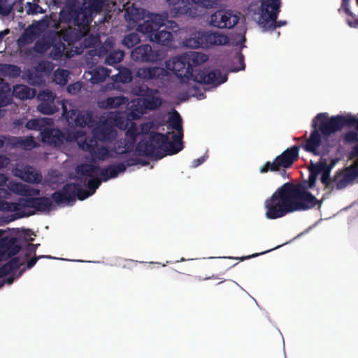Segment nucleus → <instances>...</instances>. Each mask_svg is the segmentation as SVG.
<instances>
[{
    "label": "nucleus",
    "mask_w": 358,
    "mask_h": 358,
    "mask_svg": "<svg viewBox=\"0 0 358 358\" xmlns=\"http://www.w3.org/2000/svg\"><path fill=\"white\" fill-rule=\"evenodd\" d=\"M356 157H357V159L355 161L354 164L350 166L358 170V143L352 147V150L349 154L350 159H352Z\"/></svg>",
    "instance_id": "774afa93"
},
{
    "label": "nucleus",
    "mask_w": 358,
    "mask_h": 358,
    "mask_svg": "<svg viewBox=\"0 0 358 358\" xmlns=\"http://www.w3.org/2000/svg\"><path fill=\"white\" fill-rule=\"evenodd\" d=\"M299 150V146L293 145L292 147L285 150L280 155L277 156L276 158L278 159L280 166L285 169L290 167L298 159Z\"/></svg>",
    "instance_id": "b1692460"
},
{
    "label": "nucleus",
    "mask_w": 358,
    "mask_h": 358,
    "mask_svg": "<svg viewBox=\"0 0 358 358\" xmlns=\"http://www.w3.org/2000/svg\"><path fill=\"white\" fill-rule=\"evenodd\" d=\"M100 171V167L97 165L92 164H82L77 166L76 172L78 174L76 179L81 183L85 184L87 178H90L87 181V187L89 191L94 194L101 183V179L94 177Z\"/></svg>",
    "instance_id": "423d86ee"
},
{
    "label": "nucleus",
    "mask_w": 358,
    "mask_h": 358,
    "mask_svg": "<svg viewBox=\"0 0 358 358\" xmlns=\"http://www.w3.org/2000/svg\"><path fill=\"white\" fill-rule=\"evenodd\" d=\"M51 197L38 196L34 197L33 207L36 211L41 213H49L53 208V203Z\"/></svg>",
    "instance_id": "cd10ccee"
},
{
    "label": "nucleus",
    "mask_w": 358,
    "mask_h": 358,
    "mask_svg": "<svg viewBox=\"0 0 358 358\" xmlns=\"http://www.w3.org/2000/svg\"><path fill=\"white\" fill-rule=\"evenodd\" d=\"M50 122L42 130L41 140L43 143L53 147H60L64 142H71L77 139L75 133L63 132L57 128L50 127Z\"/></svg>",
    "instance_id": "0eeeda50"
},
{
    "label": "nucleus",
    "mask_w": 358,
    "mask_h": 358,
    "mask_svg": "<svg viewBox=\"0 0 358 358\" xmlns=\"http://www.w3.org/2000/svg\"><path fill=\"white\" fill-rule=\"evenodd\" d=\"M313 187H309L308 180L298 184L289 182L283 184L265 201L266 217L275 220L296 211L320 209L327 199V192L317 199L308 191Z\"/></svg>",
    "instance_id": "f257e3e1"
},
{
    "label": "nucleus",
    "mask_w": 358,
    "mask_h": 358,
    "mask_svg": "<svg viewBox=\"0 0 358 358\" xmlns=\"http://www.w3.org/2000/svg\"><path fill=\"white\" fill-rule=\"evenodd\" d=\"M103 1L102 0H83V8L84 12H80L75 18L78 26L88 27L92 19L88 14L98 13L102 10Z\"/></svg>",
    "instance_id": "9d476101"
},
{
    "label": "nucleus",
    "mask_w": 358,
    "mask_h": 358,
    "mask_svg": "<svg viewBox=\"0 0 358 358\" xmlns=\"http://www.w3.org/2000/svg\"><path fill=\"white\" fill-rule=\"evenodd\" d=\"M143 104L146 108L155 110L162 105V99L155 96V94H152L144 99Z\"/></svg>",
    "instance_id": "3c124183"
},
{
    "label": "nucleus",
    "mask_w": 358,
    "mask_h": 358,
    "mask_svg": "<svg viewBox=\"0 0 358 358\" xmlns=\"http://www.w3.org/2000/svg\"><path fill=\"white\" fill-rule=\"evenodd\" d=\"M6 194L7 192L6 189L4 193H0V210L2 211L15 212V213L12 215L13 217L10 220V221L24 217H29L35 214V211H20L17 201L8 202L3 200V198L6 196Z\"/></svg>",
    "instance_id": "6ab92c4d"
},
{
    "label": "nucleus",
    "mask_w": 358,
    "mask_h": 358,
    "mask_svg": "<svg viewBox=\"0 0 358 358\" xmlns=\"http://www.w3.org/2000/svg\"><path fill=\"white\" fill-rule=\"evenodd\" d=\"M168 127L176 130L175 134H183L182 122L180 114L174 110L168 119Z\"/></svg>",
    "instance_id": "e433bc0d"
},
{
    "label": "nucleus",
    "mask_w": 358,
    "mask_h": 358,
    "mask_svg": "<svg viewBox=\"0 0 358 358\" xmlns=\"http://www.w3.org/2000/svg\"><path fill=\"white\" fill-rule=\"evenodd\" d=\"M171 13L174 17L183 15L194 17L196 15V10L189 0H180L173 3Z\"/></svg>",
    "instance_id": "393cba45"
},
{
    "label": "nucleus",
    "mask_w": 358,
    "mask_h": 358,
    "mask_svg": "<svg viewBox=\"0 0 358 358\" xmlns=\"http://www.w3.org/2000/svg\"><path fill=\"white\" fill-rule=\"evenodd\" d=\"M167 140L164 143V157L173 155L178 153L183 149L182 138L183 134L172 135V141L169 140L170 132H167Z\"/></svg>",
    "instance_id": "4be33fe9"
},
{
    "label": "nucleus",
    "mask_w": 358,
    "mask_h": 358,
    "mask_svg": "<svg viewBox=\"0 0 358 358\" xmlns=\"http://www.w3.org/2000/svg\"><path fill=\"white\" fill-rule=\"evenodd\" d=\"M0 72L5 76L15 78L20 76L21 69L14 64H0Z\"/></svg>",
    "instance_id": "4c0bfd02"
},
{
    "label": "nucleus",
    "mask_w": 358,
    "mask_h": 358,
    "mask_svg": "<svg viewBox=\"0 0 358 358\" xmlns=\"http://www.w3.org/2000/svg\"><path fill=\"white\" fill-rule=\"evenodd\" d=\"M36 38V31L34 28L28 27L24 29L18 39L20 45H25L31 43Z\"/></svg>",
    "instance_id": "58836bf2"
},
{
    "label": "nucleus",
    "mask_w": 358,
    "mask_h": 358,
    "mask_svg": "<svg viewBox=\"0 0 358 358\" xmlns=\"http://www.w3.org/2000/svg\"><path fill=\"white\" fill-rule=\"evenodd\" d=\"M183 46L189 48H203V31L192 33L182 41Z\"/></svg>",
    "instance_id": "7c9ffc66"
},
{
    "label": "nucleus",
    "mask_w": 358,
    "mask_h": 358,
    "mask_svg": "<svg viewBox=\"0 0 358 358\" xmlns=\"http://www.w3.org/2000/svg\"><path fill=\"white\" fill-rule=\"evenodd\" d=\"M50 120L45 118L43 119H31L29 120L25 127L29 130L40 131L41 136H42V130L49 124Z\"/></svg>",
    "instance_id": "ea45409f"
},
{
    "label": "nucleus",
    "mask_w": 358,
    "mask_h": 358,
    "mask_svg": "<svg viewBox=\"0 0 358 358\" xmlns=\"http://www.w3.org/2000/svg\"><path fill=\"white\" fill-rule=\"evenodd\" d=\"M166 67L173 72V73L183 83L190 80L194 82L218 86L227 81V76H222L218 69L211 70L209 68L194 69L187 63L186 55L175 57L172 61L166 63Z\"/></svg>",
    "instance_id": "7ed1b4c3"
},
{
    "label": "nucleus",
    "mask_w": 358,
    "mask_h": 358,
    "mask_svg": "<svg viewBox=\"0 0 358 358\" xmlns=\"http://www.w3.org/2000/svg\"><path fill=\"white\" fill-rule=\"evenodd\" d=\"M97 141L99 140L92 134V136L85 137V140L78 144L83 151L88 152L90 153L96 149V147L98 145Z\"/></svg>",
    "instance_id": "c03bdc74"
},
{
    "label": "nucleus",
    "mask_w": 358,
    "mask_h": 358,
    "mask_svg": "<svg viewBox=\"0 0 358 358\" xmlns=\"http://www.w3.org/2000/svg\"><path fill=\"white\" fill-rule=\"evenodd\" d=\"M140 41L141 38L138 34L135 32H131L124 37L122 44L128 48H131L140 43Z\"/></svg>",
    "instance_id": "8fccbe9b"
},
{
    "label": "nucleus",
    "mask_w": 358,
    "mask_h": 358,
    "mask_svg": "<svg viewBox=\"0 0 358 358\" xmlns=\"http://www.w3.org/2000/svg\"><path fill=\"white\" fill-rule=\"evenodd\" d=\"M125 171L126 166L124 163H117L100 169L99 171L102 181L106 182L109 179L117 177L120 173H124Z\"/></svg>",
    "instance_id": "bb28decb"
},
{
    "label": "nucleus",
    "mask_w": 358,
    "mask_h": 358,
    "mask_svg": "<svg viewBox=\"0 0 358 358\" xmlns=\"http://www.w3.org/2000/svg\"><path fill=\"white\" fill-rule=\"evenodd\" d=\"M33 199H34V197L19 199L17 201V203H18V207L20 208V211H23L22 210L26 208H32Z\"/></svg>",
    "instance_id": "680f3d73"
},
{
    "label": "nucleus",
    "mask_w": 358,
    "mask_h": 358,
    "mask_svg": "<svg viewBox=\"0 0 358 358\" xmlns=\"http://www.w3.org/2000/svg\"><path fill=\"white\" fill-rule=\"evenodd\" d=\"M92 195V194L87 189L82 188L80 184L77 183L76 199H78L80 201H83Z\"/></svg>",
    "instance_id": "13d9d810"
},
{
    "label": "nucleus",
    "mask_w": 358,
    "mask_h": 358,
    "mask_svg": "<svg viewBox=\"0 0 358 358\" xmlns=\"http://www.w3.org/2000/svg\"><path fill=\"white\" fill-rule=\"evenodd\" d=\"M113 48V44L110 41L108 40L105 41V43L101 45L98 49H96V55L99 57H106L109 54L110 50Z\"/></svg>",
    "instance_id": "5fc2aeb1"
},
{
    "label": "nucleus",
    "mask_w": 358,
    "mask_h": 358,
    "mask_svg": "<svg viewBox=\"0 0 358 358\" xmlns=\"http://www.w3.org/2000/svg\"><path fill=\"white\" fill-rule=\"evenodd\" d=\"M282 168L280 166L278 159L275 157L274 160L271 162H266L259 169V172L261 173H266L268 171L275 172L278 171Z\"/></svg>",
    "instance_id": "603ef678"
},
{
    "label": "nucleus",
    "mask_w": 358,
    "mask_h": 358,
    "mask_svg": "<svg viewBox=\"0 0 358 358\" xmlns=\"http://www.w3.org/2000/svg\"><path fill=\"white\" fill-rule=\"evenodd\" d=\"M77 183L65 184L62 189L51 194V199L57 203H73L76 201Z\"/></svg>",
    "instance_id": "4468645a"
},
{
    "label": "nucleus",
    "mask_w": 358,
    "mask_h": 358,
    "mask_svg": "<svg viewBox=\"0 0 358 358\" xmlns=\"http://www.w3.org/2000/svg\"><path fill=\"white\" fill-rule=\"evenodd\" d=\"M203 48L224 45L229 43V38L224 34L216 31H203Z\"/></svg>",
    "instance_id": "412c9836"
},
{
    "label": "nucleus",
    "mask_w": 358,
    "mask_h": 358,
    "mask_svg": "<svg viewBox=\"0 0 358 358\" xmlns=\"http://www.w3.org/2000/svg\"><path fill=\"white\" fill-rule=\"evenodd\" d=\"M65 45L62 41H58L54 45L52 44V49L50 52L51 58L55 60L61 59L64 55Z\"/></svg>",
    "instance_id": "de8ad7c7"
},
{
    "label": "nucleus",
    "mask_w": 358,
    "mask_h": 358,
    "mask_svg": "<svg viewBox=\"0 0 358 358\" xmlns=\"http://www.w3.org/2000/svg\"><path fill=\"white\" fill-rule=\"evenodd\" d=\"M310 136L301 147L313 155H327L335 145L331 135L344 127H354L358 132V117L351 114L329 117L327 113L317 114L312 122Z\"/></svg>",
    "instance_id": "f03ea898"
},
{
    "label": "nucleus",
    "mask_w": 358,
    "mask_h": 358,
    "mask_svg": "<svg viewBox=\"0 0 358 358\" xmlns=\"http://www.w3.org/2000/svg\"><path fill=\"white\" fill-rule=\"evenodd\" d=\"M92 128V134L102 142H111L117 135L115 129L106 120L95 124Z\"/></svg>",
    "instance_id": "2eb2a0df"
},
{
    "label": "nucleus",
    "mask_w": 358,
    "mask_h": 358,
    "mask_svg": "<svg viewBox=\"0 0 358 358\" xmlns=\"http://www.w3.org/2000/svg\"><path fill=\"white\" fill-rule=\"evenodd\" d=\"M260 1H261L260 11L266 10L267 9L273 8L277 5L280 6V4H281L280 0H260Z\"/></svg>",
    "instance_id": "052dcab7"
},
{
    "label": "nucleus",
    "mask_w": 358,
    "mask_h": 358,
    "mask_svg": "<svg viewBox=\"0 0 358 358\" xmlns=\"http://www.w3.org/2000/svg\"><path fill=\"white\" fill-rule=\"evenodd\" d=\"M185 55L189 66H192V69L194 67V69H201L199 66L205 63L208 59V56L206 54L198 52H191Z\"/></svg>",
    "instance_id": "72a5a7b5"
},
{
    "label": "nucleus",
    "mask_w": 358,
    "mask_h": 358,
    "mask_svg": "<svg viewBox=\"0 0 358 358\" xmlns=\"http://www.w3.org/2000/svg\"><path fill=\"white\" fill-rule=\"evenodd\" d=\"M128 99L123 96H110L99 102V106L104 109L117 108L125 104Z\"/></svg>",
    "instance_id": "2f4dec72"
},
{
    "label": "nucleus",
    "mask_w": 358,
    "mask_h": 358,
    "mask_svg": "<svg viewBox=\"0 0 358 358\" xmlns=\"http://www.w3.org/2000/svg\"><path fill=\"white\" fill-rule=\"evenodd\" d=\"M140 135L139 129L135 123H132L129 128L126 131L125 136L130 137L131 139L137 141L138 136Z\"/></svg>",
    "instance_id": "e2e57ef3"
},
{
    "label": "nucleus",
    "mask_w": 358,
    "mask_h": 358,
    "mask_svg": "<svg viewBox=\"0 0 358 358\" xmlns=\"http://www.w3.org/2000/svg\"><path fill=\"white\" fill-rule=\"evenodd\" d=\"M110 71L108 69L99 66L89 71L90 75V80L93 84H97L105 80L110 76Z\"/></svg>",
    "instance_id": "473e14b6"
},
{
    "label": "nucleus",
    "mask_w": 358,
    "mask_h": 358,
    "mask_svg": "<svg viewBox=\"0 0 358 358\" xmlns=\"http://www.w3.org/2000/svg\"><path fill=\"white\" fill-rule=\"evenodd\" d=\"M280 12V6L278 5L266 10L260 11L257 23L263 31H273L277 27L287 24L286 20H277Z\"/></svg>",
    "instance_id": "6e6552de"
},
{
    "label": "nucleus",
    "mask_w": 358,
    "mask_h": 358,
    "mask_svg": "<svg viewBox=\"0 0 358 358\" xmlns=\"http://www.w3.org/2000/svg\"><path fill=\"white\" fill-rule=\"evenodd\" d=\"M69 78V72L65 69H59L56 70L53 74V80L54 81L60 85H66L68 83Z\"/></svg>",
    "instance_id": "09e8293b"
},
{
    "label": "nucleus",
    "mask_w": 358,
    "mask_h": 358,
    "mask_svg": "<svg viewBox=\"0 0 358 358\" xmlns=\"http://www.w3.org/2000/svg\"><path fill=\"white\" fill-rule=\"evenodd\" d=\"M320 156L321 157V159L319 160V162L310 166L308 169L309 176L307 180L309 183V187H315L317 176L320 173H321L320 181L324 185V190H327V193L330 194L334 189V186L332 184L330 174L338 159H332L331 162L328 164L327 162V159L323 158V157L325 155Z\"/></svg>",
    "instance_id": "39448f33"
},
{
    "label": "nucleus",
    "mask_w": 358,
    "mask_h": 358,
    "mask_svg": "<svg viewBox=\"0 0 358 358\" xmlns=\"http://www.w3.org/2000/svg\"><path fill=\"white\" fill-rule=\"evenodd\" d=\"M144 10L141 8H133L127 10V19L134 22H138L143 18Z\"/></svg>",
    "instance_id": "864d4df0"
},
{
    "label": "nucleus",
    "mask_w": 358,
    "mask_h": 358,
    "mask_svg": "<svg viewBox=\"0 0 358 358\" xmlns=\"http://www.w3.org/2000/svg\"><path fill=\"white\" fill-rule=\"evenodd\" d=\"M150 41L162 46L171 48L173 43V34L170 31L160 28L155 34L150 36Z\"/></svg>",
    "instance_id": "a878e982"
},
{
    "label": "nucleus",
    "mask_w": 358,
    "mask_h": 358,
    "mask_svg": "<svg viewBox=\"0 0 358 358\" xmlns=\"http://www.w3.org/2000/svg\"><path fill=\"white\" fill-rule=\"evenodd\" d=\"M37 99L40 101L37 110L41 113L53 115L59 110L55 103L56 94L50 90L41 91L37 95Z\"/></svg>",
    "instance_id": "9b49d317"
},
{
    "label": "nucleus",
    "mask_w": 358,
    "mask_h": 358,
    "mask_svg": "<svg viewBox=\"0 0 358 358\" xmlns=\"http://www.w3.org/2000/svg\"><path fill=\"white\" fill-rule=\"evenodd\" d=\"M34 69L36 70L38 73H41L43 75V73H45L47 74L50 73L51 71V69L50 68V64L45 62H39L34 68Z\"/></svg>",
    "instance_id": "0e129e2a"
},
{
    "label": "nucleus",
    "mask_w": 358,
    "mask_h": 358,
    "mask_svg": "<svg viewBox=\"0 0 358 358\" xmlns=\"http://www.w3.org/2000/svg\"><path fill=\"white\" fill-rule=\"evenodd\" d=\"M84 36V31L76 29L69 27L62 31V40L68 43L69 45H72L76 42L80 41Z\"/></svg>",
    "instance_id": "c85d7f7f"
},
{
    "label": "nucleus",
    "mask_w": 358,
    "mask_h": 358,
    "mask_svg": "<svg viewBox=\"0 0 358 358\" xmlns=\"http://www.w3.org/2000/svg\"><path fill=\"white\" fill-rule=\"evenodd\" d=\"M166 140L167 134L152 131L140 140L136 145V152L138 156L161 159L164 157L163 150Z\"/></svg>",
    "instance_id": "20e7f679"
},
{
    "label": "nucleus",
    "mask_w": 358,
    "mask_h": 358,
    "mask_svg": "<svg viewBox=\"0 0 358 358\" xmlns=\"http://www.w3.org/2000/svg\"><path fill=\"white\" fill-rule=\"evenodd\" d=\"M36 142L32 136H10L7 138V146L10 148H20L24 150H31L36 148Z\"/></svg>",
    "instance_id": "5701e85b"
},
{
    "label": "nucleus",
    "mask_w": 358,
    "mask_h": 358,
    "mask_svg": "<svg viewBox=\"0 0 358 358\" xmlns=\"http://www.w3.org/2000/svg\"><path fill=\"white\" fill-rule=\"evenodd\" d=\"M131 57L136 62L155 63L160 60V53L154 50L150 45L142 44L134 48Z\"/></svg>",
    "instance_id": "f8f14e48"
},
{
    "label": "nucleus",
    "mask_w": 358,
    "mask_h": 358,
    "mask_svg": "<svg viewBox=\"0 0 358 358\" xmlns=\"http://www.w3.org/2000/svg\"><path fill=\"white\" fill-rule=\"evenodd\" d=\"M36 91L24 85H17L14 87L13 94L20 99H31L35 96Z\"/></svg>",
    "instance_id": "c9c22d12"
},
{
    "label": "nucleus",
    "mask_w": 358,
    "mask_h": 358,
    "mask_svg": "<svg viewBox=\"0 0 358 358\" xmlns=\"http://www.w3.org/2000/svg\"><path fill=\"white\" fill-rule=\"evenodd\" d=\"M357 177L358 170L350 166L336 171L331 181L334 189L341 190L352 184Z\"/></svg>",
    "instance_id": "ddd939ff"
},
{
    "label": "nucleus",
    "mask_w": 358,
    "mask_h": 358,
    "mask_svg": "<svg viewBox=\"0 0 358 358\" xmlns=\"http://www.w3.org/2000/svg\"><path fill=\"white\" fill-rule=\"evenodd\" d=\"M238 20L239 17L231 10L219 9L210 15L208 24L217 29H231Z\"/></svg>",
    "instance_id": "1a4fd4ad"
},
{
    "label": "nucleus",
    "mask_w": 358,
    "mask_h": 358,
    "mask_svg": "<svg viewBox=\"0 0 358 358\" xmlns=\"http://www.w3.org/2000/svg\"><path fill=\"white\" fill-rule=\"evenodd\" d=\"M124 52L121 50H111L105 58V63L108 65H114L120 63L124 58Z\"/></svg>",
    "instance_id": "79ce46f5"
},
{
    "label": "nucleus",
    "mask_w": 358,
    "mask_h": 358,
    "mask_svg": "<svg viewBox=\"0 0 358 358\" xmlns=\"http://www.w3.org/2000/svg\"><path fill=\"white\" fill-rule=\"evenodd\" d=\"M83 38V39L80 43V45L83 48H94L101 43L99 35L90 34L85 36L84 34V36Z\"/></svg>",
    "instance_id": "49530a36"
},
{
    "label": "nucleus",
    "mask_w": 358,
    "mask_h": 358,
    "mask_svg": "<svg viewBox=\"0 0 358 358\" xmlns=\"http://www.w3.org/2000/svg\"><path fill=\"white\" fill-rule=\"evenodd\" d=\"M131 92L133 94L138 96L147 97L152 94H157L159 91L157 90L150 89L145 84H141L134 86L131 89Z\"/></svg>",
    "instance_id": "a19ab883"
},
{
    "label": "nucleus",
    "mask_w": 358,
    "mask_h": 358,
    "mask_svg": "<svg viewBox=\"0 0 358 358\" xmlns=\"http://www.w3.org/2000/svg\"><path fill=\"white\" fill-rule=\"evenodd\" d=\"M166 76L167 71L159 66L141 67L136 72L137 78L145 81L163 78Z\"/></svg>",
    "instance_id": "a211bd4d"
},
{
    "label": "nucleus",
    "mask_w": 358,
    "mask_h": 358,
    "mask_svg": "<svg viewBox=\"0 0 358 358\" xmlns=\"http://www.w3.org/2000/svg\"><path fill=\"white\" fill-rule=\"evenodd\" d=\"M75 123L80 127L87 126L89 128H92L95 125L93 113L90 110L80 112L75 118Z\"/></svg>",
    "instance_id": "c756f323"
},
{
    "label": "nucleus",
    "mask_w": 358,
    "mask_h": 358,
    "mask_svg": "<svg viewBox=\"0 0 358 358\" xmlns=\"http://www.w3.org/2000/svg\"><path fill=\"white\" fill-rule=\"evenodd\" d=\"M11 190L20 195H31V192L27 186L21 183L13 184Z\"/></svg>",
    "instance_id": "bf43d9fd"
},
{
    "label": "nucleus",
    "mask_w": 358,
    "mask_h": 358,
    "mask_svg": "<svg viewBox=\"0 0 358 358\" xmlns=\"http://www.w3.org/2000/svg\"><path fill=\"white\" fill-rule=\"evenodd\" d=\"M52 47V41L50 38L43 37L38 40L34 45V50L38 53H43Z\"/></svg>",
    "instance_id": "a18cd8bd"
},
{
    "label": "nucleus",
    "mask_w": 358,
    "mask_h": 358,
    "mask_svg": "<svg viewBox=\"0 0 358 358\" xmlns=\"http://www.w3.org/2000/svg\"><path fill=\"white\" fill-rule=\"evenodd\" d=\"M26 9L28 15H35L37 13H43L44 12L38 4L32 2L27 3Z\"/></svg>",
    "instance_id": "4d7b16f0"
},
{
    "label": "nucleus",
    "mask_w": 358,
    "mask_h": 358,
    "mask_svg": "<svg viewBox=\"0 0 358 358\" xmlns=\"http://www.w3.org/2000/svg\"><path fill=\"white\" fill-rule=\"evenodd\" d=\"M23 263L20 262L19 257H13L7 263L0 267V278L15 273L22 265Z\"/></svg>",
    "instance_id": "f704fd0d"
},
{
    "label": "nucleus",
    "mask_w": 358,
    "mask_h": 358,
    "mask_svg": "<svg viewBox=\"0 0 358 358\" xmlns=\"http://www.w3.org/2000/svg\"><path fill=\"white\" fill-rule=\"evenodd\" d=\"M15 176L20 178L22 180L32 184H39L42 181L41 173L29 165L24 166L15 169Z\"/></svg>",
    "instance_id": "aec40b11"
},
{
    "label": "nucleus",
    "mask_w": 358,
    "mask_h": 358,
    "mask_svg": "<svg viewBox=\"0 0 358 358\" xmlns=\"http://www.w3.org/2000/svg\"><path fill=\"white\" fill-rule=\"evenodd\" d=\"M165 17L159 14H151L148 19L142 24H139L137 30L144 34H147L150 39V36L155 34L156 31L164 26Z\"/></svg>",
    "instance_id": "dca6fc26"
},
{
    "label": "nucleus",
    "mask_w": 358,
    "mask_h": 358,
    "mask_svg": "<svg viewBox=\"0 0 358 358\" xmlns=\"http://www.w3.org/2000/svg\"><path fill=\"white\" fill-rule=\"evenodd\" d=\"M27 77L29 83L32 85H40L43 81V76L38 73L35 69L29 71Z\"/></svg>",
    "instance_id": "6e6d98bb"
},
{
    "label": "nucleus",
    "mask_w": 358,
    "mask_h": 358,
    "mask_svg": "<svg viewBox=\"0 0 358 358\" xmlns=\"http://www.w3.org/2000/svg\"><path fill=\"white\" fill-rule=\"evenodd\" d=\"M22 245L15 237L5 236L0 239V259L11 257L19 252Z\"/></svg>",
    "instance_id": "f3484780"
},
{
    "label": "nucleus",
    "mask_w": 358,
    "mask_h": 358,
    "mask_svg": "<svg viewBox=\"0 0 358 358\" xmlns=\"http://www.w3.org/2000/svg\"><path fill=\"white\" fill-rule=\"evenodd\" d=\"M343 139L347 143L358 142V134L355 131H349L345 134Z\"/></svg>",
    "instance_id": "338daca9"
},
{
    "label": "nucleus",
    "mask_w": 358,
    "mask_h": 358,
    "mask_svg": "<svg viewBox=\"0 0 358 358\" xmlns=\"http://www.w3.org/2000/svg\"><path fill=\"white\" fill-rule=\"evenodd\" d=\"M124 143L125 141L123 140V138H120L116 141L113 150L117 155L127 154V152H124V150H126V146L124 145Z\"/></svg>",
    "instance_id": "69168bd1"
},
{
    "label": "nucleus",
    "mask_w": 358,
    "mask_h": 358,
    "mask_svg": "<svg viewBox=\"0 0 358 358\" xmlns=\"http://www.w3.org/2000/svg\"><path fill=\"white\" fill-rule=\"evenodd\" d=\"M92 159L95 160L104 161L108 157H110V150L106 146L96 147V149L90 152Z\"/></svg>",
    "instance_id": "37998d69"
}]
</instances>
